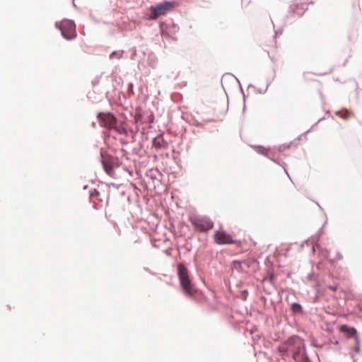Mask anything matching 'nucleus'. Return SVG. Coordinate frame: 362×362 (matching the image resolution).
<instances>
[{"label":"nucleus","instance_id":"obj_1","mask_svg":"<svg viewBox=\"0 0 362 362\" xmlns=\"http://www.w3.org/2000/svg\"><path fill=\"white\" fill-rule=\"evenodd\" d=\"M280 352L286 355H292L296 361H301L303 359L305 352V344L303 339L299 337H292L286 342L279 347Z\"/></svg>","mask_w":362,"mask_h":362},{"label":"nucleus","instance_id":"obj_2","mask_svg":"<svg viewBox=\"0 0 362 362\" xmlns=\"http://www.w3.org/2000/svg\"><path fill=\"white\" fill-rule=\"evenodd\" d=\"M177 276L180 286L185 294L188 296H192L195 290L189 279L187 269L183 264L180 263L177 265Z\"/></svg>","mask_w":362,"mask_h":362},{"label":"nucleus","instance_id":"obj_3","mask_svg":"<svg viewBox=\"0 0 362 362\" xmlns=\"http://www.w3.org/2000/svg\"><path fill=\"white\" fill-rule=\"evenodd\" d=\"M56 27L61 30L62 35L66 40H73L76 37V25L72 21L63 20L60 23H56Z\"/></svg>","mask_w":362,"mask_h":362},{"label":"nucleus","instance_id":"obj_4","mask_svg":"<svg viewBox=\"0 0 362 362\" xmlns=\"http://www.w3.org/2000/svg\"><path fill=\"white\" fill-rule=\"evenodd\" d=\"M173 8V3L169 1H165L155 6H151L149 8L150 16L148 18L151 20H156L159 16L165 15L168 12L170 11Z\"/></svg>","mask_w":362,"mask_h":362},{"label":"nucleus","instance_id":"obj_5","mask_svg":"<svg viewBox=\"0 0 362 362\" xmlns=\"http://www.w3.org/2000/svg\"><path fill=\"white\" fill-rule=\"evenodd\" d=\"M190 222L201 232L207 231L214 226V223L209 218L199 216H190Z\"/></svg>","mask_w":362,"mask_h":362},{"label":"nucleus","instance_id":"obj_6","mask_svg":"<svg viewBox=\"0 0 362 362\" xmlns=\"http://www.w3.org/2000/svg\"><path fill=\"white\" fill-rule=\"evenodd\" d=\"M97 117L101 127L108 129H112L116 127L117 119L112 114L100 112L98 114Z\"/></svg>","mask_w":362,"mask_h":362},{"label":"nucleus","instance_id":"obj_7","mask_svg":"<svg viewBox=\"0 0 362 362\" xmlns=\"http://www.w3.org/2000/svg\"><path fill=\"white\" fill-rule=\"evenodd\" d=\"M214 239L216 244H240V242L233 240V237L223 230H217L214 233Z\"/></svg>","mask_w":362,"mask_h":362},{"label":"nucleus","instance_id":"obj_8","mask_svg":"<svg viewBox=\"0 0 362 362\" xmlns=\"http://www.w3.org/2000/svg\"><path fill=\"white\" fill-rule=\"evenodd\" d=\"M339 330L341 332L346 334L349 337L354 336L356 334V329L355 328L346 325L340 326Z\"/></svg>","mask_w":362,"mask_h":362},{"label":"nucleus","instance_id":"obj_9","mask_svg":"<svg viewBox=\"0 0 362 362\" xmlns=\"http://www.w3.org/2000/svg\"><path fill=\"white\" fill-rule=\"evenodd\" d=\"M153 146L156 148H165L166 146V142L163 138L158 137L154 139Z\"/></svg>","mask_w":362,"mask_h":362},{"label":"nucleus","instance_id":"obj_10","mask_svg":"<svg viewBox=\"0 0 362 362\" xmlns=\"http://www.w3.org/2000/svg\"><path fill=\"white\" fill-rule=\"evenodd\" d=\"M103 168L105 170V172L108 175H111V173L113 171L112 166L110 164H109V163H106L105 161H103Z\"/></svg>","mask_w":362,"mask_h":362},{"label":"nucleus","instance_id":"obj_11","mask_svg":"<svg viewBox=\"0 0 362 362\" xmlns=\"http://www.w3.org/2000/svg\"><path fill=\"white\" fill-rule=\"evenodd\" d=\"M256 151L262 155L267 156L268 153V150L263 146H257L255 147Z\"/></svg>","mask_w":362,"mask_h":362},{"label":"nucleus","instance_id":"obj_12","mask_svg":"<svg viewBox=\"0 0 362 362\" xmlns=\"http://www.w3.org/2000/svg\"><path fill=\"white\" fill-rule=\"evenodd\" d=\"M293 308L294 311H298V310H301V306H300V305H299L298 303H294L293 305Z\"/></svg>","mask_w":362,"mask_h":362},{"label":"nucleus","instance_id":"obj_13","mask_svg":"<svg viewBox=\"0 0 362 362\" xmlns=\"http://www.w3.org/2000/svg\"><path fill=\"white\" fill-rule=\"evenodd\" d=\"M99 195V192L96 189H94L93 192H90V197H95Z\"/></svg>","mask_w":362,"mask_h":362},{"label":"nucleus","instance_id":"obj_14","mask_svg":"<svg viewBox=\"0 0 362 362\" xmlns=\"http://www.w3.org/2000/svg\"><path fill=\"white\" fill-rule=\"evenodd\" d=\"M327 288L333 291L337 290V286H329Z\"/></svg>","mask_w":362,"mask_h":362},{"label":"nucleus","instance_id":"obj_15","mask_svg":"<svg viewBox=\"0 0 362 362\" xmlns=\"http://www.w3.org/2000/svg\"><path fill=\"white\" fill-rule=\"evenodd\" d=\"M355 351L358 354L360 352V347L358 344H357L356 347L355 348Z\"/></svg>","mask_w":362,"mask_h":362},{"label":"nucleus","instance_id":"obj_16","mask_svg":"<svg viewBox=\"0 0 362 362\" xmlns=\"http://www.w3.org/2000/svg\"><path fill=\"white\" fill-rule=\"evenodd\" d=\"M291 6L293 7V11H295L296 9L298 8V4H293Z\"/></svg>","mask_w":362,"mask_h":362}]
</instances>
